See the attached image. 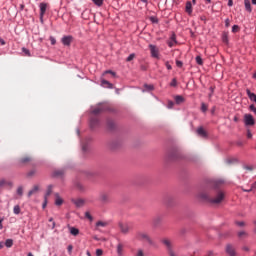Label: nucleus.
I'll return each instance as SVG.
<instances>
[{"mask_svg": "<svg viewBox=\"0 0 256 256\" xmlns=\"http://www.w3.org/2000/svg\"><path fill=\"white\" fill-rule=\"evenodd\" d=\"M223 185H225V180L223 179L204 180L198 188L197 199L202 201V203H210L211 205L223 203L225 199V192L222 189Z\"/></svg>", "mask_w": 256, "mask_h": 256, "instance_id": "obj_1", "label": "nucleus"}, {"mask_svg": "<svg viewBox=\"0 0 256 256\" xmlns=\"http://www.w3.org/2000/svg\"><path fill=\"white\" fill-rule=\"evenodd\" d=\"M162 201L166 207H173L175 205V196L173 194H165Z\"/></svg>", "mask_w": 256, "mask_h": 256, "instance_id": "obj_2", "label": "nucleus"}, {"mask_svg": "<svg viewBox=\"0 0 256 256\" xmlns=\"http://www.w3.org/2000/svg\"><path fill=\"white\" fill-rule=\"evenodd\" d=\"M137 239L139 241H147L148 245H155V242L153 239H151V236L145 232H138L137 233Z\"/></svg>", "mask_w": 256, "mask_h": 256, "instance_id": "obj_3", "label": "nucleus"}, {"mask_svg": "<svg viewBox=\"0 0 256 256\" xmlns=\"http://www.w3.org/2000/svg\"><path fill=\"white\" fill-rule=\"evenodd\" d=\"M181 159V153L177 150H172L167 155V161H179Z\"/></svg>", "mask_w": 256, "mask_h": 256, "instance_id": "obj_4", "label": "nucleus"}, {"mask_svg": "<svg viewBox=\"0 0 256 256\" xmlns=\"http://www.w3.org/2000/svg\"><path fill=\"white\" fill-rule=\"evenodd\" d=\"M121 140L119 139H114V140H111L109 143H108V147L109 149H111V151H117V149H120L121 148Z\"/></svg>", "mask_w": 256, "mask_h": 256, "instance_id": "obj_5", "label": "nucleus"}, {"mask_svg": "<svg viewBox=\"0 0 256 256\" xmlns=\"http://www.w3.org/2000/svg\"><path fill=\"white\" fill-rule=\"evenodd\" d=\"M244 124L246 127H253L255 125V118H253L252 114L244 115Z\"/></svg>", "mask_w": 256, "mask_h": 256, "instance_id": "obj_6", "label": "nucleus"}, {"mask_svg": "<svg viewBox=\"0 0 256 256\" xmlns=\"http://www.w3.org/2000/svg\"><path fill=\"white\" fill-rule=\"evenodd\" d=\"M51 177L53 179H63V177H65V169L54 170Z\"/></svg>", "mask_w": 256, "mask_h": 256, "instance_id": "obj_7", "label": "nucleus"}, {"mask_svg": "<svg viewBox=\"0 0 256 256\" xmlns=\"http://www.w3.org/2000/svg\"><path fill=\"white\" fill-rule=\"evenodd\" d=\"M61 43L65 47H71V43H73V36L71 35L63 36L61 39Z\"/></svg>", "mask_w": 256, "mask_h": 256, "instance_id": "obj_8", "label": "nucleus"}, {"mask_svg": "<svg viewBox=\"0 0 256 256\" xmlns=\"http://www.w3.org/2000/svg\"><path fill=\"white\" fill-rule=\"evenodd\" d=\"M149 49L151 56L154 57V59H159V49H157V46L150 44Z\"/></svg>", "mask_w": 256, "mask_h": 256, "instance_id": "obj_9", "label": "nucleus"}, {"mask_svg": "<svg viewBox=\"0 0 256 256\" xmlns=\"http://www.w3.org/2000/svg\"><path fill=\"white\" fill-rule=\"evenodd\" d=\"M101 125V121L97 117H92L90 119V129H97Z\"/></svg>", "mask_w": 256, "mask_h": 256, "instance_id": "obj_10", "label": "nucleus"}, {"mask_svg": "<svg viewBox=\"0 0 256 256\" xmlns=\"http://www.w3.org/2000/svg\"><path fill=\"white\" fill-rule=\"evenodd\" d=\"M103 111H113L109 106H101L99 108H95L92 110L93 115H99V113H103Z\"/></svg>", "mask_w": 256, "mask_h": 256, "instance_id": "obj_11", "label": "nucleus"}, {"mask_svg": "<svg viewBox=\"0 0 256 256\" xmlns=\"http://www.w3.org/2000/svg\"><path fill=\"white\" fill-rule=\"evenodd\" d=\"M196 133L198 137H202V139H207V137H209L207 131H205V128H203V126L198 127Z\"/></svg>", "mask_w": 256, "mask_h": 256, "instance_id": "obj_12", "label": "nucleus"}, {"mask_svg": "<svg viewBox=\"0 0 256 256\" xmlns=\"http://www.w3.org/2000/svg\"><path fill=\"white\" fill-rule=\"evenodd\" d=\"M33 158L31 156H24L18 159V165H27V163H31Z\"/></svg>", "mask_w": 256, "mask_h": 256, "instance_id": "obj_13", "label": "nucleus"}, {"mask_svg": "<svg viewBox=\"0 0 256 256\" xmlns=\"http://www.w3.org/2000/svg\"><path fill=\"white\" fill-rule=\"evenodd\" d=\"M106 125L109 131H115V129H117V124H115V121L112 119H107Z\"/></svg>", "mask_w": 256, "mask_h": 256, "instance_id": "obj_14", "label": "nucleus"}, {"mask_svg": "<svg viewBox=\"0 0 256 256\" xmlns=\"http://www.w3.org/2000/svg\"><path fill=\"white\" fill-rule=\"evenodd\" d=\"M100 201H101V203H104V204L111 203V198L109 197V194L101 193L100 194Z\"/></svg>", "mask_w": 256, "mask_h": 256, "instance_id": "obj_15", "label": "nucleus"}, {"mask_svg": "<svg viewBox=\"0 0 256 256\" xmlns=\"http://www.w3.org/2000/svg\"><path fill=\"white\" fill-rule=\"evenodd\" d=\"M118 225L121 233H123L124 235H127V233H129V224H124L122 222H119Z\"/></svg>", "mask_w": 256, "mask_h": 256, "instance_id": "obj_16", "label": "nucleus"}, {"mask_svg": "<svg viewBox=\"0 0 256 256\" xmlns=\"http://www.w3.org/2000/svg\"><path fill=\"white\" fill-rule=\"evenodd\" d=\"M72 203L75 204L77 208H81L85 205V200L82 198L72 199Z\"/></svg>", "mask_w": 256, "mask_h": 256, "instance_id": "obj_17", "label": "nucleus"}, {"mask_svg": "<svg viewBox=\"0 0 256 256\" xmlns=\"http://www.w3.org/2000/svg\"><path fill=\"white\" fill-rule=\"evenodd\" d=\"M39 8H40L41 17H45V13H47V3L45 2L40 3Z\"/></svg>", "mask_w": 256, "mask_h": 256, "instance_id": "obj_18", "label": "nucleus"}, {"mask_svg": "<svg viewBox=\"0 0 256 256\" xmlns=\"http://www.w3.org/2000/svg\"><path fill=\"white\" fill-rule=\"evenodd\" d=\"M162 243L167 247L169 253L173 252V246L171 245V241H169V239H163Z\"/></svg>", "mask_w": 256, "mask_h": 256, "instance_id": "obj_19", "label": "nucleus"}, {"mask_svg": "<svg viewBox=\"0 0 256 256\" xmlns=\"http://www.w3.org/2000/svg\"><path fill=\"white\" fill-rule=\"evenodd\" d=\"M226 253L230 256H235V248H233V245L228 244L226 246Z\"/></svg>", "mask_w": 256, "mask_h": 256, "instance_id": "obj_20", "label": "nucleus"}, {"mask_svg": "<svg viewBox=\"0 0 256 256\" xmlns=\"http://www.w3.org/2000/svg\"><path fill=\"white\" fill-rule=\"evenodd\" d=\"M101 86L106 87L107 89H113V83H111L105 79H101Z\"/></svg>", "mask_w": 256, "mask_h": 256, "instance_id": "obj_21", "label": "nucleus"}, {"mask_svg": "<svg viewBox=\"0 0 256 256\" xmlns=\"http://www.w3.org/2000/svg\"><path fill=\"white\" fill-rule=\"evenodd\" d=\"M185 11L186 13H188V15H191V13H193V4L191 3V1L186 2Z\"/></svg>", "mask_w": 256, "mask_h": 256, "instance_id": "obj_22", "label": "nucleus"}, {"mask_svg": "<svg viewBox=\"0 0 256 256\" xmlns=\"http://www.w3.org/2000/svg\"><path fill=\"white\" fill-rule=\"evenodd\" d=\"M246 93L250 101H253L254 103H256V94L251 92V90L249 89L246 90Z\"/></svg>", "mask_w": 256, "mask_h": 256, "instance_id": "obj_23", "label": "nucleus"}, {"mask_svg": "<svg viewBox=\"0 0 256 256\" xmlns=\"http://www.w3.org/2000/svg\"><path fill=\"white\" fill-rule=\"evenodd\" d=\"M222 43H225V45H229V32H223L222 33Z\"/></svg>", "mask_w": 256, "mask_h": 256, "instance_id": "obj_24", "label": "nucleus"}, {"mask_svg": "<svg viewBox=\"0 0 256 256\" xmlns=\"http://www.w3.org/2000/svg\"><path fill=\"white\" fill-rule=\"evenodd\" d=\"M68 229L70 231V234L73 235L74 237H77V235H79V229L78 228L68 226Z\"/></svg>", "mask_w": 256, "mask_h": 256, "instance_id": "obj_25", "label": "nucleus"}, {"mask_svg": "<svg viewBox=\"0 0 256 256\" xmlns=\"http://www.w3.org/2000/svg\"><path fill=\"white\" fill-rule=\"evenodd\" d=\"M55 205H57L58 207L63 205V198L61 196H59V193L55 194Z\"/></svg>", "mask_w": 256, "mask_h": 256, "instance_id": "obj_26", "label": "nucleus"}, {"mask_svg": "<svg viewBox=\"0 0 256 256\" xmlns=\"http://www.w3.org/2000/svg\"><path fill=\"white\" fill-rule=\"evenodd\" d=\"M176 105H181V103H185V98L181 95L175 96Z\"/></svg>", "mask_w": 256, "mask_h": 256, "instance_id": "obj_27", "label": "nucleus"}, {"mask_svg": "<svg viewBox=\"0 0 256 256\" xmlns=\"http://www.w3.org/2000/svg\"><path fill=\"white\" fill-rule=\"evenodd\" d=\"M244 5H245V9H246V11H248V13H251V11H253V9L251 8V1L244 0Z\"/></svg>", "mask_w": 256, "mask_h": 256, "instance_id": "obj_28", "label": "nucleus"}, {"mask_svg": "<svg viewBox=\"0 0 256 256\" xmlns=\"http://www.w3.org/2000/svg\"><path fill=\"white\" fill-rule=\"evenodd\" d=\"M226 163H227V165H233L235 163H239V159H237V158H227Z\"/></svg>", "mask_w": 256, "mask_h": 256, "instance_id": "obj_29", "label": "nucleus"}, {"mask_svg": "<svg viewBox=\"0 0 256 256\" xmlns=\"http://www.w3.org/2000/svg\"><path fill=\"white\" fill-rule=\"evenodd\" d=\"M171 41L168 42V46L169 47H173L174 43H177V36L175 34H172V36L170 37Z\"/></svg>", "mask_w": 256, "mask_h": 256, "instance_id": "obj_30", "label": "nucleus"}, {"mask_svg": "<svg viewBox=\"0 0 256 256\" xmlns=\"http://www.w3.org/2000/svg\"><path fill=\"white\" fill-rule=\"evenodd\" d=\"M83 175L87 177V179H91V177H95V173L89 171V170H84L82 171Z\"/></svg>", "mask_w": 256, "mask_h": 256, "instance_id": "obj_31", "label": "nucleus"}, {"mask_svg": "<svg viewBox=\"0 0 256 256\" xmlns=\"http://www.w3.org/2000/svg\"><path fill=\"white\" fill-rule=\"evenodd\" d=\"M155 89V86H153V84H144V90L143 92L145 93V91H153Z\"/></svg>", "mask_w": 256, "mask_h": 256, "instance_id": "obj_32", "label": "nucleus"}, {"mask_svg": "<svg viewBox=\"0 0 256 256\" xmlns=\"http://www.w3.org/2000/svg\"><path fill=\"white\" fill-rule=\"evenodd\" d=\"M51 193H53V184L48 185L47 191H46L44 197H46V198L49 197L51 195Z\"/></svg>", "mask_w": 256, "mask_h": 256, "instance_id": "obj_33", "label": "nucleus"}, {"mask_svg": "<svg viewBox=\"0 0 256 256\" xmlns=\"http://www.w3.org/2000/svg\"><path fill=\"white\" fill-rule=\"evenodd\" d=\"M117 254H118L119 256H123V244H121V243H119V244L117 245Z\"/></svg>", "mask_w": 256, "mask_h": 256, "instance_id": "obj_34", "label": "nucleus"}, {"mask_svg": "<svg viewBox=\"0 0 256 256\" xmlns=\"http://www.w3.org/2000/svg\"><path fill=\"white\" fill-rule=\"evenodd\" d=\"M37 191H39V186L35 185L33 187V189H31L29 192H28V197H31V195H33L34 193H37Z\"/></svg>", "mask_w": 256, "mask_h": 256, "instance_id": "obj_35", "label": "nucleus"}, {"mask_svg": "<svg viewBox=\"0 0 256 256\" xmlns=\"http://www.w3.org/2000/svg\"><path fill=\"white\" fill-rule=\"evenodd\" d=\"M5 247L11 248L13 247V239H7L4 243Z\"/></svg>", "mask_w": 256, "mask_h": 256, "instance_id": "obj_36", "label": "nucleus"}, {"mask_svg": "<svg viewBox=\"0 0 256 256\" xmlns=\"http://www.w3.org/2000/svg\"><path fill=\"white\" fill-rule=\"evenodd\" d=\"M107 225H109V223L104 222V221L96 222V227H107Z\"/></svg>", "mask_w": 256, "mask_h": 256, "instance_id": "obj_37", "label": "nucleus"}, {"mask_svg": "<svg viewBox=\"0 0 256 256\" xmlns=\"http://www.w3.org/2000/svg\"><path fill=\"white\" fill-rule=\"evenodd\" d=\"M112 75V77H117V73L112 70H106L104 71L103 75Z\"/></svg>", "mask_w": 256, "mask_h": 256, "instance_id": "obj_38", "label": "nucleus"}, {"mask_svg": "<svg viewBox=\"0 0 256 256\" xmlns=\"http://www.w3.org/2000/svg\"><path fill=\"white\" fill-rule=\"evenodd\" d=\"M13 212L15 215H19L21 213V207L19 205L14 206Z\"/></svg>", "mask_w": 256, "mask_h": 256, "instance_id": "obj_39", "label": "nucleus"}, {"mask_svg": "<svg viewBox=\"0 0 256 256\" xmlns=\"http://www.w3.org/2000/svg\"><path fill=\"white\" fill-rule=\"evenodd\" d=\"M22 52L26 55V57H31V51H29V49L23 47Z\"/></svg>", "mask_w": 256, "mask_h": 256, "instance_id": "obj_40", "label": "nucleus"}, {"mask_svg": "<svg viewBox=\"0 0 256 256\" xmlns=\"http://www.w3.org/2000/svg\"><path fill=\"white\" fill-rule=\"evenodd\" d=\"M17 195H19V197H23V186H19L17 188Z\"/></svg>", "mask_w": 256, "mask_h": 256, "instance_id": "obj_41", "label": "nucleus"}, {"mask_svg": "<svg viewBox=\"0 0 256 256\" xmlns=\"http://www.w3.org/2000/svg\"><path fill=\"white\" fill-rule=\"evenodd\" d=\"M82 151L83 153H87V151H89V144L87 143L82 144Z\"/></svg>", "mask_w": 256, "mask_h": 256, "instance_id": "obj_42", "label": "nucleus"}, {"mask_svg": "<svg viewBox=\"0 0 256 256\" xmlns=\"http://www.w3.org/2000/svg\"><path fill=\"white\" fill-rule=\"evenodd\" d=\"M76 188L78 191H85V186H83L81 183H77Z\"/></svg>", "mask_w": 256, "mask_h": 256, "instance_id": "obj_43", "label": "nucleus"}, {"mask_svg": "<svg viewBox=\"0 0 256 256\" xmlns=\"http://www.w3.org/2000/svg\"><path fill=\"white\" fill-rule=\"evenodd\" d=\"M196 63L197 65H203V58H201V56H196Z\"/></svg>", "mask_w": 256, "mask_h": 256, "instance_id": "obj_44", "label": "nucleus"}, {"mask_svg": "<svg viewBox=\"0 0 256 256\" xmlns=\"http://www.w3.org/2000/svg\"><path fill=\"white\" fill-rule=\"evenodd\" d=\"M133 59H135V53L130 54V55L126 58V61L129 63V62L133 61Z\"/></svg>", "mask_w": 256, "mask_h": 256, "instance_id": "obj_45", "label": "nucleus"}, {"mask_svg": "<svg viewBox=\"0 0 256 256\" xmlns=\"http://www.w3.org/2000/svg\"><path fill=\"white\" fill-rule=\"evenodd\" d=\"M94 5H97V7H101L103 5V0H92Z\"/></svg>", "mask_w": 256, "mask_h": 256, "instance_id": "obj_46", "label": "nucleus"}, {"mask_svg": "<svg viewBox=\"0 0 256 256\" xmlns=\"http://www.w3.org/2000/svg\"><path fill=\"white\" fill-rule=\"evenodd\" d=\"M217 255V253H215V251H213V250H208L207 252H206V255L205 256H216Z\"/></svg>", "mask_w": 256, "mask_h": 256, "instance_id": "obj_47", "label": "nucleus"}, {"mask_svg": "<svg viewBox=\"0 0 256 256\" xmlns=\"http://www.w3.org/2000/svg\"><path fill=\"white\" fill-rule=\"evenodd\" d=\"M249 111H252V113H254L256 115V106H255V104H251L249 106Z\"/></svg>", "mask_w": 256, "mask_h": 256, "instance_id": "obj_48", "label": "nucleus"}, {"mask_svg": "<svg viewBox=\"0 0 256 256\" xmlns=\"http://www.w3.org/2000/svg\"><path fill=\"white\" fill-rule=\"evenodd\" d=\"M170 87H177V78H173L170 82Z\"/></svg>", "mask_w": 256, "mask_h": 256, "instance_id": "obj_49", "label": "nucleus"}, {"mask_svg": "<svg viewBox=\"0 0 256 256\" xmlns=\"http://www.w3.org/2000/svg\"><path fill=\"white\" fill-rule=\"evenodd\" d=\"M35 173H37V170H35V169L30 170V171L27 173V177H33V175H35Z\"/></svg>", "mask_w": 256, "mask_h": 256, "instance_id": "obj_50", "label": "nucleus"}, {"mask_svg": "<svg viewBox=\"0 0 256 256\" xmlns=\"http://www.w3.org/2000/svg\"><path fill=\"white\" fill-rule=\"evenodd\" d=\"M239 31V25L232 26V33H237Z\"/></svg>", "mask_w": 256, "mask_h": 256, "instance_id": "obj_51", "label": "nucleus"}, {"mask_svg": "<svg viewBox=\"0 0 256 256\" xmlns=\"http://www.w3.org/2000/svg\"><path fill=\"white\" fill-rule=\"evenodd\" d=\"M201 111H202V113H206V111H207V105H206L205 103H202V104H201Z\"/></svg>", "mask_w": 256, "mask_h": 256, "instance_id": "obj_52", "label": "nucleus"}, {"mask_svg": "<svg viewBox=\"0 0 256 256\" xmlns=\"http://www.w3.org/2000/svg\"><path fill=\"white\" fill-rule=\"evenodd\" d=\"M86 219H89V221H93V216H91V213L85 212Z\"/></svg>", "mask_w": 256, "mask_h": 256, "instance_id": "obj_53", "label": "nucleus"}, {"mask_svg": "<svg viewBox=\"0 0 256 256\" xmlns=\"http://www.w3.org/2000/svg\"><path fill=\"white\" fill-rule=\"evenodd\" d=\"M67 251H68L69 255H71L73 253V245H71V244L68 245Z\"/></svg>", "mask_w": 256, "mask_h": 256, "instance_id": "obj_54", "label": "nucleus"}, {"mask_svg": "<svg viewBox=\"0 0 256 256\" xmlns=\"http://www.w3.org/2000/svg\"><path fill=\"white\" fill-rule=\"evenodd\" d=\"M150 21L151 23H159V19H157V17H150Z\"/></svg>", "mask_w": 256, "mask_h": 256, "instance_id": "obj_55", "label": "nucleus"}, {"mask_svg": "<svg viewBox=\"0 0 256 256\" xmlns=\"http://www.w3.org/2000/svg\"><path fill=\"white\" fill-rule=\"evenodd\" d=\"M50 43L51 45H55L57 43V40L55 39V37L50 36Z\"/></svg>", "mask_w": 256, "mask_h": 256, "instance_id": "obj_56", "label": "nucleus"}, {"mask_svg": "<svg viewBox=\"0 0 256 256\" xmlns=\"http://www.w3.org/2000/svg\"><path fill=\"white\" fill-rule=\"evenodd\" d=\"M176 66L179 67V68L183 67V61L176 60Z\"/></svg>", "mask_w": 256, "mask_h": 256, "instance_id": "obj_57", "label": "nucleus"}, {"mask_svg": "<svg viewBox=\"0 0 256 256\" xmlns=\"http://www.w3.org/2000/svg\"><path fill=\"white\" fill-rule=\"evenodd\" d=\"M6 184H7V180L1 179L0 180V189H1V187H4V185H6Z\"/></svg>", "mask_w": 256, "mask_h": 256, "instance_id": "obj_58", "label": "nucleus"}, {"mask_svg": "<svg viewBox=\"0 0 256 256\" xmlns=\"http://www.w3.org/2000/svg\"><path fill=\"white\" fill-rule=\"evenodd\" d=\"M6 185L9 187V189H13V182L12 181H6Z\"/></svg>", "mask_w": 256, "mask_h": 256, "instance_id": "obj_59", "label": "nucleus"}, {"mask_svg": "<svg viewBox=\"0 0 256 256\" xmlns=\"http://www.w3.org/2000/svg\"><path fill=\"white\" fill-rule=\"evenodd\" d=\"M247 138L248 139H252L253 138V134L251 133V130H247Z\"/></svg>", "mask_w": 256, "mask_h": 256, "instance_id": "obj_60", "label": "nucleus"}, {"mask_svg": "<svg viewBox=\"0 0 256 256\" xmlns=\"http://www.w3.org/2000/svg\"><path fill=\"white\" fill-rule=\"evenodd\" d=\"M103 255V250L97 249L96 250V256H102Z\"/></svg>", "mask_w": 256, "mask_h": 256, "instance_id": "obj_61", "label": "nucleus"}, {"mask_svg": "<svg viewBox=\"0 0 256 256\" xmlns=\"http://www.w3.org/2000/svg\"><path fill=\"white\" fill-rule=\"evenodd\" d=\"M245 235H247V232H245V231L238 232V237H243Z\"/></svg>", "mask_w": 256, "mask_h": 256, "instance_id": "obj_62", "label": "nucleus"}, {"mask_svg": "<svg viewBox=\"0 0 256 256\" xmlns=\"http://www.w3.org/2000/svg\"><path fill=\"white\" fill-rule=\"evenodd\" d=\"M159 223H161V218H155L154 225H159Z\"/></svg>", "mask_w": 256, "mask_h": 256, "instance_id": "obj_63", "label": "nucleus"}, {"mask_svg": "<svg viewBox=\"0 0 256 256\" xmlns=\"http://www.w3.org/2000/svg\"><path fill=\"white\" fill-rule=\"evenodd\" d=\"M137 256H145V254L143 253V250H139L137 253Z\"/></svg>", "mask_w": 256, "mask_h": 256, "instance_id": "obj_64", "label": "nucleus"}]
</instances>
